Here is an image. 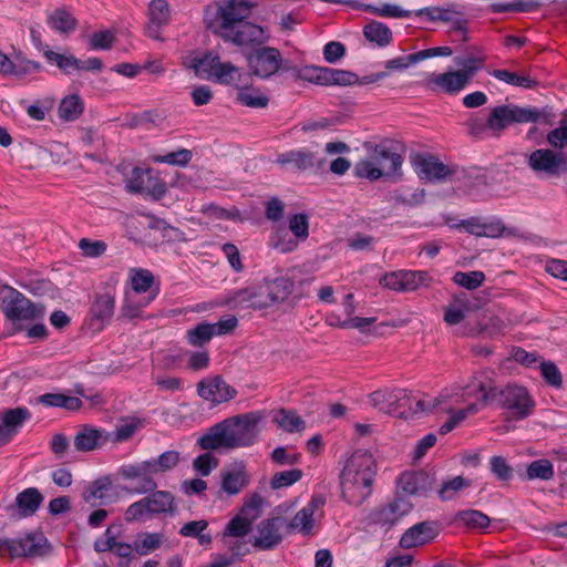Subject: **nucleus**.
Returning <instances> with one entry per match:
<instances>
[{
  "label": "nucleus",
  "instance_id": "nucleus-1",
  "mask_svg": "<svg viewBox=\"0 0 567 567\" xmlns=\"http://www.w3.org/2000/svg\"><path fill=\"white\" fill-rule=\"evenodd\" d=\"M262 416L259 412L237 414L210 426L197 440L205 451L235 450L252 445L259 435V423Z\"/></svg>",
  "mask_w": 567,
  "mask_h": 567
},
{
  "label": "nucleus",
  "instance_id": "nucleus-2",
  "mask_svg": "<svg viewBox=\"0 0 567 567\" xmlns=\"http://www.w3.org/2000/svg\"><path fill=\"white\" fill-rule=\"evenodd\" d=\"M364 147L370 155L354 165L355 176L372 182L381 177L402 176L403 155L406 151L402 142L384 138L378 144L365 143Z\"/></svg>",
  "mask_w": 567,
  "mask_h": 567
},
{
  "label": "nucleus",
  "instance_id": "nucleus-3",
  "mask_svg": "<svg viewBox=\"0 0 567 567\" xmlns=\"http://www.w3.org/2000/svg\"><path fill=\"white\" fill-rule=\"evenodd\" d=\"M377 463L373 455L368 451H355L340 474L343 499L354 506L365 502L372 493Z\"/></svg>",
  "mask_w": 567,
  "mask_h": 567
},
{
  "label": "nucleus",
  "instance_id": "nucleus-4",
  "mask_svg": "<svg viewBox=\"0 0 567 567\" xmlns=\"http://www.w3.org/2000/svg\"><path fill=\"white\" fill-rule=\"evenodd\" d=\"M471 386L482 393V402L485 405L496 404L509 411L514 420H524L534 412L535 401L525 386L507 384L499 389L478 378H474L473 384L467 385Z\"/></svg>",
  "mask_w": 567,
  "mask_h": 567
},
{
  "label": "nucleus",
  "instance_id": "nucleus-5",
  "mask_svg": "<svg viewBox=\"0 0 567 567\" xmlns=\"http://www.w3.org/2000/svg\"><path fill=\"white\" fill-rule=\"evenodd\" d=\"M546 117V112L537 107L505 104L491 110L487 125L493 136H499L512 124L538 123Z\"/></svg>",
  "mask_w": 567,
  "mask_h": 567
},
{
  "label": "nucleus",
  "instance_id": "nucleus-6",
  "mask_svg": "<svg viewBox=\"0 0 567 567\" xmlns=\"http://www.w3.org/2000/svg\"><path fill=\"white\" fill-rule=\"evenodd\" d=\"M0 303L4 317L14 326L33 321L44 315V306L32 302L8 285L0 286Z\"/></svg>",
  "mask_w": 567,
  "mask_h": 567
},
{
  "label": "nucleus",
  "instance_id": "nucleus-7",
  "mask_svg": "<svg viewBox=\"0 0 567 567\" xmlns=\"http://www.w3.org/2000/svg\"><path fill=\"white\" fill-rule=\"evenodd\" d=\"M254 4L246 0H226L214 12L205 11V24L208 30L218 35L237 24L246 22Z\"/></svg>",
  "mask_w": 567,
  "mask_h": 567
},
{
  "label": "nucleus",
  "instance_id": "nucleus-8",
  "mask_svg": "<svg viewBox=\"0 0 567 567\" xmlns=\"http://www.w3.org/2000/svg\"><path fill=\"white\" fill-rule=\"evenodd\" d=\"M246 60L251 74L260 79H269L280 70H292L280 51L274 47L259 45L246 54Z\"/></svg>",
  "mask_w": 567,
  "mask_h": 567
},
{
  "label": "nucleus",
  "instance_id": "nucleus-9",
  "mask_svg": "<svg viewBox=\"0 0 567 567\" xmlns=\"http://www.w3.org/2000/svg\"><path fill=\"white\" fill-rule=\"evenodd\" d=\"M527 164L538 176L559 177L567 173V153L550 148H538L529 154Z\"/></svg>",
  "mask_w": 567,
  "mask_h": 567
},
{
  "label": "nucleus",
  "instance_id": "nucleus-10",
  "mask_svg": "<svg viewBox=\"0 0 567 567\" xmlns=\"http://www.w3.org/2000/svg\"><path fill=\"white\" fill-rule=\"evenodd\" d=\"M117 474L123 480L136 482L133 487L127 488L128 493L147 494L157 488V483L154 480L156 474L147 460L135 464L122 465Z\"/></svg>",
  "mask_w": 567,
  "mask_h": 567
},
{
  "label": "nucleus",
  "instance_id": "nucleus-11",
  "mask_svg": "<svg viewBox=\"0 0 567 567\" xmlns=\"http://www.w3.org/2000/svg\"><path fill=\"white\" fill-rule=\"evenodd\" d=\"M125 188L132 194H144L159 200L167 192L165 183L151 169L134 167Z\"/></svg>",
  "mask_w": 567,
  "mask_h": 567
},
{
  "label": "nucleus",
  "instance_id": "nucleus-12",
  "mask_svg": "<svg viewBox=\"0 0 567 567\" xmlns=\"http://www.w3.org/2000/svg\"><path fill=\"white\" fill-rule=\"evenodd\" d=\"M218 37L237 47H259L270 38L267 29L249 21L239 23L236 28H231L218 34Z\"/></svg>",
  "mask_w": 567,
  "mask_h": 567
},
{
  "label": "nucleus",
  "instance_id": "nucleus-13",
  "mask_svg": "<svg viewBox=\"0 0 567 567\" xmlns=\"http://www.w3.org/2000/svg\"><path fill=\"white\" fill-rule=\"evenodd\" d=\"M412 165L417 176L429 182H443L455 173L454 168L430 154H416Z\"/></svg>",
  "mask_w": 567,
  "mask_h": 567
},
{
  "label": "nucleus",
  "instance_id": "nucleus-14",
  "mask_svg": "<svg viewBox=\"0 0 567 567\" xmlns=\"http://www.w3.org/2000/svg\"><path fill=\"white\" fill-rule=\"evenodd\" d=\"M13 557L35 558L50 554L51 547L42 533H29L23 537L12 538Z\"/></svg>",
  "mask_w": 567,
  "mask_h": 567
},
{
  "label": "nucleus",
  "instance_id": "nucleus-15",
  "mask_svg": "<svg viewBox=\"0 0 567 567\" xmlns=\"http://www.w3.org/2000/svg\"><path fill=\"white\" fill-rule=\"evenodd\" d=\"M285 523V518L276 516L260 522L257 532L258 536L250 539L255 548L269 550L278 546L282 542L280 529Z\"/></svg>",
  "mask_w": 567,
  "mask_h": 567
},
{
  "label": "nucleus",
  "instance_id": "nucleus-16",
  "mask_svg": "<svg viewBox=\"0 0 567 567\" xmlns=\"http://www.w3.org/2000/svg\"><path fill=\"white\" fill-rule=\"evenodd\" d=\"M198 395L210 401L214 404L228 402L234 399L237 394L235 388L225 382L220 375H216L210 379H204L197 383Z\"/></svg>",
  "mask_w": 567,
  "mask_h": 567
},
{
  "label": "nucleus",
  "instance_id": "nucleus-17",
  "mask_svg": "<svg viewBox=\"0 0 567 567\" xmlns=\"http://www.w3.org/2000/svg\"><path fill=\"white\" fill-rule=\"evenodd\" d=\"M468 83V74L462 73L458 70L441 74L431 73L425 80V86L429 90L441 91L445 94H456Z\"/></svg>",
  "mask_w": 567,
  "mask_h": 567
},
{
  "label": "nucleus",
  "instance_id": "nucleus-18",
  "mask_svg": "<svg viewBox=\"0 0 567 567\" xmlns=\"http://www.w3.org/2000/svg\"><path fill=\"white\" fill-rule=\"evenodd\" d=\"M276 163L281 166L290 165L298 171L312 168L322 171L326 167L327 161L324 157H320L317 153L309 150H293L280 154Z\"/></svg>",
  "mask_w": 567,
  "mask_h": 567
},
{
  "label": "nucleus",
  "instance_id": "nucleus-19",
  "mask_svg": "<svg viewBox=\"0 0 567 567\" xmlns=\"http://www.w3.org/2000/svg\"><path fill=\"white\" fill-rule=\"evenodd\" d=\"M435 482L434 475L424 471L404 472L400 475L398 485L408 495L426 496L434 488Z\"/></svg>",
  "mask_w": 567,
  "mask_h": 567
},
{
  "label": "nucleus",
  "instance_id": "nucleus-20",
  "mask_svg": "<svg viewBox=\"0 0 567 567\" xmlns=\"http://www.w3.org/2000/svg\"><path fill=\"white\" fill-rule=\"evenodd\" d=\"M411 509V504L401 497H396L386 505L380 506L370 513L369 519L372 524L382 527L393 526L403 515Z\"/></svg>",
  "mask_w": 567,
  "mask_h": 567
},
{
  "label": "nucleus",
  "instance_id": "nucleus-21",
  "mask_svg": "<svg viewBox=\"0 0 567 567\" xmlns=\"http://www.w3.org/2000/svg\"><path fill=\"white\" fill-rule=\"evenodd\" d=\"M437 535V522H421L404 532L400 539V546L404 549L422 546L434 539Z\"/></svg>",
  "mask_w": 567,
  "mask_h": 567
},
{
  "label": "nucleus",
  "instance_id": "nucleus-22",
  "mask_svg": "<svg viewBox=\"0 0 567 567\" xmlns=\"http://www.w3.org/2000/svg\"><path fill=\"white\" fill-rule=\"evenodd\" d=\"M43 501L44 496L37 487H28L18 493L8 511L20 518L30 517L37 513Z\"/></svg>",
  "mask_w": 567,
  "mask_h": 567
},
{
  "label": "nucleus",
  "instance_id": "nucleus-23",
  "mask_svg": "<svg viewBox=\"0 0 567 567\" xmlns=\"http://www.w3.org/2000/svg\"><path fill=\"white\" fill-rule=\"evenodd\" d=\"M30 417L31 412L24 406L8 409L0 413V441L9 443Z\"/></svg>",
  "mask_w": 567,
  "mask_h": 567
},
{
  "label": "nucleus",
  "instance_id": "nucleus-24",
  "mask_svg": "<svg viewBox=\"0 0 567 567\" xmlns=\"http://www.w3.org/2000/svg\"><path fill=\"white\" fill-rule=\"evenodd\" d=\"M110 441V434L90 424L79 426L73 444L78 452L86 453L103 446Z\"/></svg>",
  "mask_w": 567,
  "mask_h": 567
},
{
  "label": "nucleus",
  "instance_id": "nucleus-25",
  "mask_svg": "<svg viewBox=\"0 0 567 567\" xmlns=\"http://www.w3.org/2000/svg\"><path fill=\"white\" fill-rule=\"evenodd\" d=\"M115 300L110 293L96 295L91 307L90 327L95 330H102L114 315Z\"/></svg>",
  "mask_w": 567,
  "mask_h": 567
},
{
  "label": "nucleus",
  "instance_id": "nucleus-26",
  "mask_svg": "<svg viewBox=\"0 0 567 567\" xmlns=\"http://www.w3.org/2000/svg\"><path fill=\"white\" fill-rule=\"evenodd\" d=\"M221 489L228 495H236L249 484L246 466L240 463L237 468L231 471H223Z\"/></svg>",
  "mask_w": 567,
  "mask_h": 567
},
{
  "label": "nucleus",
  "instance_id": "nucleus-27",
  "mask_svg": "<svg viewBox=\"0 0 567 567\" xmlns=\"http://www.w3.org/2000/svg\"><path fill=\"white\" fill-rule=\"evenodd\" d=\"M262 282L271 306L287 300L293 289V282L288 277H279L272 280L265 279Z\"/></svg>",
  "mask_w": 567,
  "mask_h": 567
},
{
  "label": "nucleus",
  "instance_id": "nucleus-28",
  "mask_svg": "<svg viewBox=\"0 0 567 567\" xmlns=\"http://www.w3.org/2000/svg\"><path fill=\"white\" fill-rule=\"evenodd\" d=\"M145 497L150 515L175 512L174 496L167 491H154Z\"/></svg>",
  "mask_w": 567,
  "mask_h": 567
},
{
  "label": "nucleus",
  "instance_id": "nucleus-29",
  "mask_svg": "<svg viewBox=\"0 0 567 567\" xmlns=\"http://www.w3.org/2000/svg\"><path fill=\"white\" fill-rule=\"evenodd\" d=\"M364 38L378 47H386L392 42V31L390 28L377 20H371L363 27Z\"/></svg>",
  "mask_w": 567,
  "mask_h": 567
},
{
  "label": "nucleus",
  "instance_id": "nucleus-30",
  "mask_svg": "<svg viewBox=\"0 0 567 567\" xmlns=\"http://www.w3.org/2000/svg\"><path fill=\"white\" fill-rule=\"evenodd\" d=\"M78 20L64 8L55 9L48 17L50 28L59 33L69 34L78 27Z\"/></svg>",
  "mask_w": 567,
  "mask_h": 567
},
{
  "label": "nucleus",
  "instance_id": "nucleus-31",
  "mask_svg": "<svg viewBox=\"0 0 567 567\" xmlns=\"http://www.w3.org/2000/svg\"><path fill=\"white\" fill-rule=\"evenodd\" d=\"M237 101L251 109H265L269 97L255 86H237Z\"/></svg>",
  "mask_w": 567,
  "mask_h": 567
},
{
  "label": "nucleus",
  "instance_id": "nucleus-32",
  "mask_svg": "<svg viewBox=\"0 0 567 567\" xmlns=\"http://www.w3.org/2000/svg\"><path fill=\"white\" fill-rule=\"evenodd\" d=\"M207 527L208 522L205 519L190 520L181 527L179 535L184 537L196 538L199 545L207 546L213 542L212 535L204 533Z\"/></svg>",
  "mask_w": 567,
  "mask_h": 567
},
{
  "label": "nucleus",
  "instance_id": "nucleus-33",
  "mask_svg": "<svg viewBox=\"0 0 567 567\" xmlns=\"http://www.w3.org/2000/svg\"><path fill=\"white\" fill-rule=\"evenodd\" d=\"M219 55L214 52H206L202 56H195L192 60L190 68L194 69L195 74L204 80H212V74L216 69L219 61Z\"/></svg>",
  "mask_w": 567,
  "mask_h": 567
},
{
  "label": "nucleus",
  "instance_id": "nucleus-34",
  "mask_svg": "<svg viewBox=\"0 0 567 567\" xmlns=\"http://www.w3.org/2000/svg\"><path fill=\"white\" fill-rule=\"evenodd\" d=\"M274 422L288 433L301 432L306 429V422L292 410L280 409Z\"/></svg>",
  "mask_w": 567,
  "mask_h": 567
},
{
  "label": "nucleus",
  "instance_id": "nucleus-35",
  "mask_svg": "<svg viewBox=\"0 0 567 567\" xmlns=\"http://www.w3.org/2000/svg\"><path fill=\"white\" fill-rule=\"evenodd\" d=\"M59 116L66 121H75L79 118L83 111H84V104L82 99L78 94H72L65 96L60 105H59Z\"/></svg>",
  "mask_w": 567,
  "mask_h": 567
},
{
  "label": "nucleus",
  "instance_id": "nucleus-36",
  "mask_svg": "<svg viewBox=\"0 0 567 567\" xmlns=\"http://www.w3.org/2000/svg\"><path fill=\"white\" fill-rule=\"evenodd\" d=\"M156 475L174 470L181 462V453L176 450L163 452L157 457L147 460Z\"/></svg>",
  "mask_w": 567,
  "mask_h": 567
},
{
  "label": "nucleus",
  "instance_id": "nucleus-37",
  "mask_svg": "<svg viewBox=\"0 0 567 567\" xmlns=\"http://www.w3.org/2000/svg\"><path fill=\"white\" fill-rule=\"evenodd\" d=\"M403 279V292L415 291L420 287H429L432 284L431 275L425 270H401Z\"/></svg>",
  "mask_w": 567,
  "mask_h": 567
},
{
  "label": "nucleus",
  "instance_id": "nucleus-38",
  "mask_svg": "<svg viewBox=\"0 0 567 567\" xmlns=\"http://www.w3.org/2000/svg\"><path fill=\"white\" fill-rule=\"evenodd\" d=\"M491 74L502 82L518 87L534 89L538 85V82L530 76L526 74H518L506 69L494 70Z\"/></svg>",
  "mask_w": 567,
  "mask_h": 567
},
{
  "label": "nucleus",
  "instance_id": "nucleus-39",
  "mask_svg": "<svg viewBox=\"0 0 567 567\" xmlns=\"http://www.w3.org/2000/svg\"><path fill=\"white\" fill-rule=\"evenodd\" d=\"M43 55L49 63L55 64L63 73L69 74L72 70L79 71L80 59L74 55H65L53 50L47 49L43 51Z\"/></svg>",
  "mask_w": 567,
  "mask_h": 567
},
{
  "label": "nucleus",
  "instance_id": "nucleus-40",
  "mask_svg": "<svg viewBox=\"0 0 567 567\" xmlns=\"http://www.w3.org/2000/svg\"><path fill=\"white\" fill-rule=\"evenodd\" d=\"M555 471L551 462L547 458L535 460L528 464L525 478L549 481L554 477Z\"/></svg>",
  "mask_w": 567,
  "mask_h": 567
},
{
  "label": "nucleus",
  "instance_id": "nucleus-41",
  "mask_svg": "<svg viewBox=\"0 0 567 567\" xmlns=\"http://www.w3.org/2000/svg\"><path fill=\"white\" fill-rule=\"evenodd\" d=\"M151 30L168 23L171 18L169 6L166 0H152L148 6Z\"/></svg>",
  "mask_w": 567,
  "mask_h": 567
},
{
  "label": "nucleus",
  "instance_id": "nucleus-42",
  "mask_svg": "<svg viewBox=\"0 0 567 567\" xmlns=\"http://www.w3.org/2000/svg\"><path fill=\"white\" fill-rule=\"evenodd\" d=\"M456 520L463 523L466 527L472 529L486 528L491 520L489 517L476 509L461 511L456 514Z\"/></svg>",
  "mask_w": 567,
  "mask_h": 567
},
{
  "label": "nucleus",
  "instance_id": "nucleus-43",
  "mask_svg": "<svg viewBox=\"0 0 567 567\" xmlns=\"http://www.w3.org/2000/svg\"><path fill=\"white\" fill-rule=\"evenodd\" d=\"M162 543L163 535L159 533L141 534L134 543V549L138 555L144 556L159 548Z\"/></svg>",
  "mask_w": 567,
  "mask_h": 567
},
{
  "label": "nucleus",
  "instance_id": "nucleus-44",
  "mask_svg": "<svg viewBox=\"0 0 567 567\" xmlns=\"http://www.w3.org/2000/svg\"><path fill=\"white\" fill-rule=\"evenodd\" d=\"M251 530V520L243 517L240 515H236L233 517L226 525L225 530L223 533V538L227 537H236L241 538L248 535Z\"/></svg>",
  "mask_w": 567,
  "mask_h": 567
},
{
  "label": "nucleus",
  "instance_id": "nucleus-45",
  "mask_svg": "<svg viewBox=\"0 0 567 567\" xmlns=\"http://www.w3.org/2000/svg\"><path fill=\"white\" fill-rule=\"evenodd\" d=\"M296 76L310 83L327 86L328 68L306 65L296 70Z\"/></svg>",
  "mask_w": 567,
  "mask_h": 567
},
{
  "label": "nucleus",
  "instance_id": "nucleus-46",
  "mask_svg": "<svg viewBox=\"0 0 567 567\" xmlns=\"http://www.w3.org/2000/svg\"><path fill=\"white\" fill-rule=\"evenodd\" d=\"M357 10L369 11L380 17L409 18L411 16V11L403 10L400 7L390 3H385L382 7L361 3L360 6H357Z\"/></svg>",
  "mask_w": 567,
  "mask_h": 567
},
{
  "label": "nucleus",
  "instance_id": "nucleus-47",
  "mask_svg": "<svg viewBox=\"0 0 567 567\" xmlns=\"http://www.w3.org/2000/svg\"><path fill=\"white\" fill-rule=\"evenodd\" d=\"M122 534V524H112L110 525L103 537L97 538L94 543V549L97 553L110 551L116 545V539Z\"/></svg>",
  "mask_w": 567,
  "mask_h": 567
},
{
  "label": "nucleus",
  "instance_id": "nucleus-48",
  "mask_svg": "<svg viewBox=\"0 0 567 567\" xmlns=\"http://www.w3.org/2000/svg\"><path fill=\"white\" fill-rule=\"evenodd\" d=\"M370 402L373 408L384 413H393V401L399 398L394 395V390H378L370 394Z\"/></svg>",
  "mask_w": 567,
  "mask_h": 567
},
{
  "label": "nucleus",
  "instance_id": "nucleus-49",
  "mask_svg": "<svg viewBox=\"0 0 567 567\" xmlns=\"http://www.w3.org/2000/svg\"><path fill=\"white\" fill-rule=\"evenodd\" d=\"M417 17L426 16L431 21L447 22L453 20V14L461 16V11L454 9V6L447 8L427 7L415 11Z\"/></svg>",
  "mask_w": 567,
  "mask_h": 567
},
{
  "label": "nucleus",
  "instance_id": "nucleus-50",
  "mask_svg": "<svg viewBox=\"0 0 567 567\" xmlns=\"http://www.w3.org/2000/svg\"><path fill=\"white\" fill-rule=\"evenodd\" d=\"M215 326L212 323H198L195 328L188 330L187 338L192 346L200 347L204 343L210 341L215 334Z\"/></svg>",
  "mask_w": 567,
  "mask_h": 567
},
{
  "label": "nucleus",
  "instance_id": "nucleus-51",
  "mask_svg": "<svg viewBox=\"0 0 567 567\" xmlns=\"http://www.w3.org/2000/svg\"><path fill=\"white\" fill-rule=\"evenodd\" d=\"M111 486L112 482L109 476L99 477L92 482L83 493V499L86 503H91L94 499H103L105 497V493L110 491Z\"/></svg>",
  "mask_w": 567,
  "mask_h": 567
},
{
  "label": "nucleus",
  "instance_id": "nucleus-52",
  "mask_svg": "<svg viewBox=\"0 0 567 567\" xmlns=\"http://www.w3.org/2000/svg\"><path fill=\"white\" fill-rule=\"evenodd\" d=\"M471 485V481L463 476H456L452 480L444 482L437 491L439 497L442 501L452 499L460 491Z\"/></svg>",
  "mask_w": 567,
  "mask_h": 567
},
{
  "label": "nucleus",
  "instance_id": "nucleus-53",
  "mask_svg": "<svg viewBox=\"0 0 567 567\" xmlns=\"http://www.w3.org/2000/svg\"><path fill=\"white\" fill-rule=\"evenodd\" d=\"M359 82L354 72L328 68L327 85L350 86Z\"/></svg>",
  "mask_w": 567,
  "mask_h": 567
},
{
  "label": "nucleus",
  "instance_id": "nucleus-54",
  "mask_svg": "<svg viewBox=\"0 0 567 567\" xmlns=\"http://www.w3.org/2000/svg\"><path fill=\"white\" fill-rule=\"evenodd\" d=\"M303 473L299 468H292L288 471L277 472L270 480V487L272 489H279L282 487L291 486L301 480Z\"/></svg>",
  "mask_w": 567,
  "mask_h": 567
},
{
  "label": "nucleus",
  "instance_id": "nucleus-55",
  "mask_svg": "<svg viewBox=\"0 0 567 567\" xmlns=\"http://www.w3.org/2000/svg\"><path fill=\"white\" fill-rule=\"evenodd\" d=\"M289 229L298 240L309 237V216L306 213L293 214L289 217Z\"/></svg>",
  "mask_w": 567,
  "mask_h": 567
},
{
  "label": "nucleus",
  "instance_id": "nucleus-56",
  "mask_svg": "<svg viewBox=\"0 0 567 567\" xmlns=\"http://www.w3.org/2000/svg\"><path fill=\"white\" fill-rule=\"evenodd\" d=\"M238 73L237 66L230 62L218 61L215 71L212 74V80L216 83L229 85L235 81V75Z\"/></svg>",
  "mask_w": 567,
  "mask_h": 567
},
{
  "label": "nucleus",
  "instance_id": "nucleus-57",
  "mask_svg": "<svg viewBox=\"0 0 567 567\" xmlns=\"http://www.w3.org/2000/svg\"><path fill=\"white\" fill-rule=\"evenodd\" d=\"M484 280L485 274L478 270L470 272L457 271L453 277V281L456 285L464 287L468 290H474L478 288L484 282Z\"/></svg>",
  "mask_w": 567,
  "mask_h": 567
},
{
  "label": "nucleus",
  "instance_id": "nucleus-58",
  "mask_svg": "<svg viewBox=\"0 0 567 567\" xmlns=\"http://www.w3.org/2000/svg\"><path fill=\"white\" fill-rule=\"evenodd\" d=\"M394 395H398V400L393 401V413H398L400 417L409 419L412 416V403L413 399L409 395L406 390L395 389Z\"/></svg>",
  "mask_w": 567,
  "mask_h": 567
},
{
  "label": "nucleus",
  "instance_id": "nucleus-59",
  "mask_svg": "<svg viewBox=\"0 0 567 567\" xmlns=\"http://www.w3.org/2000/svg\"><path fill=\"white\" fill-rule=\"evenodd\" d=\"M219 464V460L214 456L209 451L204 454H200L193 461V467L195 472L200 474L202 476H208L213 470H215Z\"/></svg>",
  "mask_w": 567,
  "mask_h": 567
},
{
  "label": "nucleus",
  "instance_id": "nucleus-60",
  "mask_svg": "<svg viewBox=\"0 0 567 567\" xmlns=\"http://www.w3.org/2000/svg\"><path fill=\"white\" fill-rule=\"evenodd\" d=\"M132 288L134 291L141 293L146 292L154 284V276L147 269H133L132 270Z\"/></svg>",
  "mask_w": 567,
  "mask_h": 567
},
{
  "label": "nucleus",
  "instance_id": "nucleus-61",
  "mask_svg": "<svg viewBox=\"0 0 567 567\" xmlns=\"http://www.w3.org/2000/svg\"><path fill=\"white\" fill-rule=\"evenodd\" d=\"M540 372L542 377L546 381L547 384L554 388H560L563 384L561 373L558 370L557 365L550 361H542L540 362Z\"/></svg>",
  "mask_w": 567,
  "mask_h": 567
},
{
  "label": "nucleus",
  "instance_id": "nucleus-62",
  "mask_svg": "<svg viewBox=\"0 0 567 567\" xmlns=\"http://www.w3.org/2000/svg\"><path fill=\"white\" fill-rule=\"evenodd\" d=\"M140 425L141 421L138 419H132L131 422L116 426L113 435H110V440L115 443L127 441L135 434Z\"/></svg>",
  "mask_w": 567,
  "mask_h": 567
},
{
  "label": "nucleus",
  "instance_id": "nucleus-63",
  "mask_svg": "<svg viewBox=\"0 0 567 567\" xmlns=\"http://www.w3.org/2000/svg\"><path fill=\"white\" fill-rule=\"evenodd\" d=\"M492 473L503 482L513 477V468L503 456H493L489 461Z\"/></svg>",
  "mask_w": 567,
  "mask_h": 567
},
{
  "label": "nucleus",
  "instance_id": "nucleus-64",
  "mask_svg": "<svg viewBox=\"0 0 567 567\" xmlns=\"http://www.w3.org/2000/svg\"><path fill=\"white\" fill-rule=\"evenodd\" d=\"M547 142L555 151H561L567 147V125H560L548 132Z\"/></svg>",
  "mask_w": 567,
  "mask_h": 567
}]
</instances>
